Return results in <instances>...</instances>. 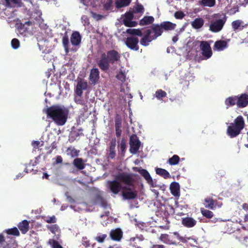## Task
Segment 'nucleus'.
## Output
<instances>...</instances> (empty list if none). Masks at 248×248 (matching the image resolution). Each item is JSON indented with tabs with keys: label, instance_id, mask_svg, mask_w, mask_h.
<instances>
[{
	"label": "nucleus",
	"instance_id": "23",
	"mask_svg": "<svg viewBox=\"0 0 248 248\" xmlns=\"http://www.w3.org/2000/svg\"><path fill=\"white\" fill-rule=\"evenodd\" d=\"M81 37L78 32L75 31L72 33L70 38V41L73 46H77L79 45L81 43Z\"/></svg>",
	"mask_w": 248,
	"mask_h": 248
},
{
	"label": "nucleus",
	"instance_id": "13",
	"mask_svg": "<svg viewBox=\"0 0 248 248\" xmlns=\"http://www.w3.org/2000/svg\"><path fill=\"white\" fill-rule=\"evenodd\" d=\"M114 126L116 136L118 138H120L122 135V121L121 116L119 114H117L115 117Z\"/></svg>",
	"mask_w": 248,
	"mask_h": 248
},
{
	"label": "nucleus",
	"instance_id": "1",
	"mask_svg": "<svg viewBox=\"0 0 248 248\" xmlns=\"http://www.w3.org/2000/svg\"><path fill=\"white\" fill-rule=\"evenodd\" d=\"M116 179L126 185L122 187V196L124 199L130 200H134L137 197V191L132 190L130 187V186L133 187L134 186V180L132 174L125 172L120 173L116 176Z\"/></svg>",
	"mask_w": 248,
	"mask_h": 248
},
{
	"label": "nucleus",
	"instance_id": "64",
	"mask_svg": "<svg viewBox=\"0 0 248 248\" xmlns=\"http://www.w3.org/2000/svg\"><path fill=\"white\" fill-rule=\"evenodd\" d=\"M49 175H48V174H47V173H44V177L45 178H46V179H48V177H49Z\"/></svg>",
	"mask_w": 248,
	"mask_h": 248
},
{
	"label": "nucleus",
	"instance_id": "2",
	"mask_svg": "<svg viewBox=\"0 0 248 248\" xmlns=\"http://www.w3.org/2000/svg\"><path fill=\"white\" fill-rule=\"evenodd\" d=\"M121 57V54L117 51L112 49L107 53H102L96 62L102 71L107 72L109 69L110 64H113L119 62Z\"/></svg>",
	"mask_w": 248,
	"mask_h": 248
},
{
	"label": "nucleus",
	"instance_id": "11",
	"mask_svg": "<svg viewBox=\"0 0 248 248\" xmlns=\"http://www.w3.org/2000/svg\"><path fill=\"white\" fill-rule=\"evenodd\" d=\"M134 15L132 12H126L124 15V18L123 20L124 25L128 27H136L138 23L136 21H132Z\"/></svg>",
	"mask_w": 248,
	"mask_h": 248
},
{
	"label": "nucleus",
	"instance_id": "55",
	"mask_svg": "<svg viewBox=\"0 0 248 248\" xmlns=\"http://www.w3.org/2000/svg\"><path fill=\"white\" fill-rule=\"evenodd\" d=\"M120 148H121V150L122 151H124L125 149L126 144L124 140H122L121 141V143L120 144Z\"/></svg>",
	"mask_w": 248,
	"mask_h": 248
},
{
	"label": "nucleus",
	"instance_id": "6",
	"mask_svg": "<svg viewBox=\"0 0 248 248\" xmlns=\"http://www.w3.org/2000/svg\"><path fill=\"white\" fill-rule=\"evenodd\" d=\"M133 170L135 171L138 172L144 178L151 187H155L158 186V185L156 184V181L153 180L151 175L146 170L141 167H133Z\"/></svg>",
	"mask_w": 248,
	"mask_h": 248
},
{
	"label": "nucleus",
	"instance_id": "53",
	"mask_svg": "<svg viewBox=\"0 0 248 248\" xmlns=\"http://www.w3.org/2000/svg\"><path fill=\"white\" fill-rule=\"evenodd\" d=\"M5 242V238L3 233H0V245H2Z\"/></svg>",
	"mask_w": 248,
	"mask_h": 248
},
{
	"label": "nucleus",
	"instance_id": "43",
	"mask_svg": "<svg viewBox=\"0 0 248 248\" xmlns=\"http://www.w3.org/2000/svg\"><path fill=\"white\" fill-rule=\"evenodd\" d=\"M144 8L141 4H137L133 8V12L135 13H143Z\"/></svg>",
	"mask_w": 248,
	"mask_h": 248
},
{
	"label": "nucleus",
	"instance_id": "25",
	"mask_svg": "<svg viewBox=\"0 0 248 248\" xmlns=\"http://www.w3.org/2000/svg\"><path fill=\"white\" fill-rule=\"evenodd\" d=\"M243 21L240 19H237L232 21L231 23L232 28L235 31H242L246 26V25H243Z\"/></svg>",
	"mask_w": 248,
	"mask_h": 248
},
{
	"label": "nucleus",
	"instance_id": "51",
	"mask_svg": "<svg viewBox=\"0 0 248 248\" xmlns=\"http://www.w3.org/2000/svg\"><path fill=\"white\" fill-rule=\"evenodd\" d=\"M46 222L48 223H54L56 222V218L54 216L47 217L46 220Z\"/></svg>",
	"mask_w": 248,
	"mask_h": 248
},
{
	"label": "nucleus",
	"instance_id": "52",
	"mask_svg": "<svg viewBox=\"0 0 248 248\" xmlns=\"http://www.w3.org/2000/svg\"><path fill=\"white\" fill-rule=\"evenodd\" d=\"M75 101L78 104H80L81 105H85V101L83 99H82L81 96H80V97L79 96V98L76 97L75 98Z\"/></svg>",
	"mask_w": 248,
	"mask_h": 248
},
{
	"label": "nucleus",
	"instance_id": "8",
	"mask_svg": "<svg viewBox=\"0 0 248 248\" xmlns=\"http://www.w3.org/2000/svg\"><path fill=\"white\" fill-rule=\"evenodd\" d=\"M130 152L132 154L137 153L140 146L141 142L136 134L132 135L130 137Z\"/></svg>",
	"mask_w": 248,
	"mask_h": 248
},
{
	"label": "nucleus",
	"instance_id": "36",
	"mask_svg": "<svg viewBox=\"0 0 248 248\" xmlns=\"http://www.w3.org/2000/svg\"><path fill=\"white\" fill-rule=\"evenodd\" d=\"M131 0H118L115 2L116 7L117 8L125 7L130 4Z\"/></svg>",
	"mask_w": 248,
	"mask_h": 248
},
{
	"label": "nucleus",
	"instance_id": "9",
	"mask_svg": "<svg viewBox=\"0 0 248 248\" xmlns=\"http://www.w3.org/2000/svg\"><path fill=\"white\" fill-rule=\"evenodd\" d=\"M139 40L136 36L127 37L125 41L124 44L126 46L131 50L138 51L139 50Z\"/></svg>",
	"mask_w": 248,
	"mask_h": 248
},
{
	"label": "nucleus",
	"instance_id": "44",
	"mask_svg": "<svg viewBox=\"0 0 248 248\" xmlns=\"http://www.w3.org/2000/svg\"><path fill=\"white\" fill-rule=\"evenodd\" d=\"M107 237V235L106 234H100L95 237L94 239L98 243H102L104 242Z\"/></svg>",
	"mask_w": 248,
	"mask_h": 248
},
{
	"label": "nucleus",
	"instance_id": "31",
	"mask_svg": "<svg viewBox=\"0 0 248 248\" xmlns=\"http://www.w3.org/2000/svg\"><path fill=\"white\" fill-rule=\"evenodd\" d=\"M227 108L237 105V96H232L227 98L225 101Z\"/></svg>",
	"mask_w": 248,
	"mask_h": 248
},
{
	"label": "nucleus",
	"instance_id": "19",
	"mask_svg": "<svg viewBox=\"0 0 248 248\" xmlns=\"http://www.w3.org/2000/svg\"><path fill=\"white\" fill-rule=\"evenodd\" d=\"M197 223V221L191 217H186L182 218V224L186 228L194 227Z\"/></svg>",
	"mask_w": 248,
	"mask_h": 248
},
{
	"label": "nucleus",
	"instance_id": "60",
	"mask_svg": "<svg viewBox=\"0 0 248 248\" xmlns=\"http://www.w3.org/2000/svg\"><path fill=\"white\" fill-rule=\"evenodd\" d=\"M243 209L245 210H248V204L245 203L242 205Z\"/></svg>",
	"mask_w": 248,
	"mask_h": 248
},
{
	"label": "nucleus",
	"instance_id": "38",
	"mask_svg": "<svg viewBox=\"0 0 248 248\" xmlns=\"http://www.w3.org/2000/svg\"><path fill=\"white\" fill-rule=\"evenodd\" d=\"M204 201L205 202V207L211 209L214 208L215 202L212 198L207 197L205 199Z\"/></svg>",
	"mask_w": 248,
	"mask_h": 248
},
{
	"label": "nucleus",
	"instance_id": "63",
	"mask_svg": "<svg viewBox=\"0 0 248 248\" xmlns=\"http://www.w3.org/2000/svg\"><path fill=\"white\" fill-rule=\"evenodd\" d=\"M179 239L183 243H186V240L183 237H180Z\"/></svg>",
	"mask_w": 248,
	"mask_h": 248
},
{
	"label": "nucleus",
	"instance_id": "61",
	"mask_svg": "<svg viewBox=\"0 0 248 248\" xmlns=\"http://www.w3.org/2000/svg\"><path fill=\"white\" fill-rule=\"evenodd\" d=\"M178 40V37L177 35L173 37L172 40L174 43H176Z\"/></svg>",
	"mask_w": 248,
	"mask_h": 248
},
{
	"label": "nucleus",
	"instance_id": "27",
	"mask_svg": "<svg viewBox=\"0 0 248 248\" xmlns=\"http://www.w3.org/2000/svg\"><path fill=\"white\" fill-rule=\"evenodd\" d=\"M204 23V21L202 18L198 17L191 22V25L193 28L197 30L201 29L203 26Z\"/></svg>",
	"mask_w": 248,
	"mask_h": 248
},
{
	"label": "nucleus",
	"instance_id": "17",
	"mask_svg": "<svg viewBox=\"0 0 248 248\" xmlns=\"http://www.w3.org/2000/svg\"><path fill=\"white\" fill-rule=\"evenodd\" d=\"M123 236V232L120 228L112 230L110 232V237L114 241H119Z\"/></svg>",
	"mask_w": 248,
	"mask_h": 248
},
{
	"label": "nucleus",
	"instance_id": "57",
	"mask_svg": "<svg viewBox=\"0 0 248 248\" xmlns=\"http://www.w3.org/2000/svg\"><path fill=\"white\" fill-rule=\"evenodd\" d=\"M152 248H165V246L162 245H154Z\"/></svg>",
	"mask_w": 248,
	"mask_h": 248
},
{
	"label": "nucleus",
	"instance_id": "21",
	"mask_svg": "<svg viewBox=\"0 0 248 248\" xmlns=\"http://www.w3.org/2000/svg\"><path fill=\"white\" fill-rule=\"evenodd\" d=\"M116 140H112L109 145V149L108 150V158L114 159L116 156Z\"/></svg>",
	"mask_w": 248,
	"mask_h": 248
},
{
	"label": "nucleus",
	"instance_id": "59",
	"mask_svg": "<svg viewBox=\"0 0 248 248\" xmlns=\"http://www.w3.org/2000/svg\"><path fill=\"white\" fill-rule=\"evenodd\" d=\"M72 134L74 135V138L76 139L80 135H81L82 134V133H79L78 132H77L76 131H74V132L72 133Z\"/></svg>",
	"mask_w": 248,
	"mask_h": 248
},
{
	"label": "nucleus",
	"instance_id": "50",
	"mask_svg": "<svg viewBox=\"0 0 248 248\" xmlns=\"http://www.w3.org/2000/svg\"><path fill=\"white\" fill-rule=\"evenodd\" d=\"M98 201L99 202L101 206L104 208H106L107 206V202L101 197H98Z\"/></svg>",
	"mask_w": 248,
	"mask_h": 248
},
{
	"label": "nucleus",
	"instance_id": "32",
	"mask_svg": "<svg viewBox=\"0 0 248 248\" xmlns=\"http://www.w3.org/2000/svg\"><path fill=\"white\" fill-rule=\"evenodd\" d=\"M155 20L153 16H145L140 21L139 24L141 26L147 25L152 24Z\"/></svg>",
	"mask_w": 248,
	"mask_h": 248
},
{
	"label": "nucleus",
	"instance_id": "22",
	"mask_svg": "<svg viewBox=\"0 0 248 248\" xmlns=\"http://www.w3.org/2000/svg\"><path fill=\"white\" fill-rule=\"evenodd\" d=\"M5 6L8 8L14 7H21L23 5L22 0H4Z\"/></svg>",
	"mask_w": 248,
	"mask_h": 248
},
{
	"label": "nucleus",
	"instance_id": "47",
	"mask_svg": "<svg viewBox=\"0 0 248 248\" xmlns=\"http://www.w3.org/2000/svg\"><path fill=\"white\" fill-rule=\"evenodd\" d=\"M116 78L122 82L125 81V75L122 71L120 72L116 76Z\"/></svg>",
	"mask_w": 248,
	"mask_h": 248
},
{
	"label": "nucleus",
	"instance_id": "10",
	"mask_svg": "<svg viewBox=\"0 0 248 248\" xmlns=\"http://www.w3.org/2000/svg\"><path fill=\"white\" fill-rule=\"evenodd\" d=\"M200 47L205 59H208L211 57L212 51L210 44L207 41H201Z\"/></svg>",
	"mask_w": 248,
	"mask_h": 248
},
{
	"label": "nucleus",
	"instance_id": "7",
	"mask_svg": "<svg viewBox=\"0 0 248 248\" xmlns=\"http://www.w3.org/2000/svg\"><path fill=\"white\" fill-rule=\"evenodd\" d=\"M226 21V17L225 16L222 19L212 21L209 25V30L213 32L220 31L223 29Z\"/></svg>",
	"mask_w": 248,
	"mask_h": 248
},
{
	"label": "nucleus",
	"instance_id": "37",
	"mask_svg": "<svg viewBox=\"0 0 248 248\" xmlns=\"http://www.w3.org/2000/svg\"><path fill=\"white\" fill-rule=\"evenodd\" d=\"M179 156L178 155H174L168 160L167 163L170 165H176L179 163Z\"/></svg>",
	"mask_w": 248,
	"mask_h": 248
},
{
	"label": "nucleus",
	"instance_id": "12",
	"mask_svg": "<svg viewBox=\"0 0 248 248\" xmlns=\"http://www.w3.org/2000/svg\"><path fill=\"white\" fill-rule=\"evenodd\" d=\"M88 87V84L86 81H84L81 78L78 80L75 93L78 96H81L83 93V90H86Z\"/></svg>",
	"mask_w": 248,
	"mask_h": 248
},
{
	"label": "nucleus",
	"instance_id": "30",
	"mask_svg": "<svg viewBox=\"0 0 248 248\" xmlns=\"http://www.w3.org/2000/svg\"><path fill=\"white\" fill-rule=\"evenodd\" d=\"M126 33L132 35L131 36L143 37V34L141 30L140 29H128L126 30Z\"/></svg>",
	"mask_w": 248,
	"mask_h": 248
},
{
	"label": "nucleus",
	"instance_id": "18",
	"mask_svg": "<svg viewBox=\"0 0 248 248\" xmlns=\"http://www.w3.org/2000/svg\"><path fill=\"white\" fill-rule=\"evenodd\" d=\"M176 26V25L174 23H172L170 21H164L161 22L159 24V27L161 29L162 33L163 32V30L166 31H171L174 30Z\"/></svg>",
	"mask_w": 248,
	"mask_h": 248
},
{
	"label": "nucleus",
	"instance_id": "5",
	"mask_svg": "<svg viewBox=\"0 0 248 248\" xmlns=\"http://www.w3.org/2000/svg\"><path fill=\"white\" fill-rule=\"evenodd\" d=\"M245 122L243 117L240 115L237 117L233 123H231L228 127L227 133L230 138H234L238 136L244 128Z\"/></svg>",
	"mask_w": 248,
	"mask_h": 248
},
{
	"label": "nucleus",
	"instance_id": "62",
	"mask_svg": "<svg viewBox=\"0 0 248 248\" xmlns=\"http://www.w3.org/2000/svg\"><path fill=\"white\" fill-rule=\"evenodd\" d=\"M151 191L155 194V195L156 196V197H157L158 196L159 192L157 190L153 189L151 190Z\"/></svg>",
	"mask_w": 248,
	"mask_h": 248
},
{
	"label": "nucleus",
	"instance_id": "41",
	"mask_svg": "<svg viewBox=\"0 0 248 248\" xmlns=\"http://www.w3.org/2000/svg\"><path fill=\"white\" fill-rule=\"evenodd\" d=\"M201 213L202 215L207 218H211L213 217V213L208 210L204 208H201Z\"/></svg>",
	"mask_w": 248,
	"mask_h": 248
},
{
	"label": "nucleus",
	"instance_id": "35",
	"mask_svg": "<svg viewBox=\"0 0 248 248\" xmlns=\"http://www.w3.org/2000/svg\"><path fill=\"white\" fill-rule=\"evenodd\" d=\"M62 43L64 48V50L66 54H67L69 52V38L67 34H65L62 37Z\"/></svg>",
	"mask_w": 248,
	"mask_h": 248
},
{
	"label": "nucleus",
	"instance_id": "26",
	"mask_svg": "<svg viewBox=\"0 0 248 248\" xmlns=\"http://www.w3.org/2000/svg\"><path fill=\"white\" fill-rule=\"evenodd\" d=\"M17 226L21 232L25 234L29 230V222L27 220H24L19 222Z\"/></svg>",
	"mask_w": 248,
	"mask_h": 248
},
{
	"label": "nucleus",
	"instance_id": "54",
	"mask_svg": "<svg viewBox=\"0 0 248 248\" xmlns=\"http://www.w3.org/2000/svg\"><path fill=\"white\" fill-rule=\"evenodd\" d=\"M62 158L60 155H57L56 157V164H60L62 163Z\"/></svg>",
	"mask_w": 248,
	"mask_h": 248
},
{
	"label": "nucleus",
	"instance_id": "3",
	"mask_svg": "<svg viewBox=\"0 0 248 248\" xmlns=\"http://www.w3.org/2000/svg\"><path fill=\"white\" fill-rule=\"evenodd\" d=\"M47 117L51 118L58 125H63L66 122L68 111L58 105H53L46 110Z\"/></svg>",
	"mask_w": 248,
	"mask_h": 248
},
{
	"label": "nucleus",
	"instance_id": "33",
	"mask_svg": "<svg viewBox=\"0 0 248 248\" xmlns=\"http://www.w3.org/2000/svg\"><path fill=\"white\" fill-rule=\"evenodd\" d=\"M79 150L76 149L72 146L69 147L66 150V153L68 155L71 157H76L78 156Z\"/></svg>",
	"mask_w": 248,
	"mask_h": 248
},
{
	"label": "nucleus",
	"instance_id": "16",
	"mask_svg": "<svg viewBox=\"0 0 248 248\" xmlns=\"http://www.w3.org/2000/svg\"><path fill=\"white\" fill-rule=\"evenodd\" d=\"M99 79V71L97 68H93L91 70L89 80L93 84H95Z\"/></svg>",
	"mask_w": 248,
	"mask_h": 248
},
{
	"label": "nucleus",
	"instance_id": "56",
	"mask_svg": "<svg viewBox=\"0 0 248 248\" xmlns=\"http://www.w3.org/2000/svg\"><path fill=\"white\" fill-rule=\"evenodd\" d=\"M40 142L39 141H34L32 143V146L34 148H36L40 144Z\"/></svg>",
	"mask_w": 248,
	"mask_h": 248
},
{
	"label": "nucleus",
	"instance_id": "46",
	"mask_svg": "<svg viewBox=\"0 0 248 248\" xmlns=\"http://www.w3.org/2000/svg\"><path fill=\"white\" fill-rule=\"evenodd\" d=\"M11 46L14 49H17L20 46L19 41L16 38H14L11 41Z\"/></svg>",
	"mask_w": 248,
	"mask_h": 248
},
{
	"label": "nucleus",
	"instance_id": "24",
	"mask_svg": "<svg viewBox=\"0 0 248 248\" xmlns=\"http://www.w3.org/2000/svg\"><path fill=\"white\" fill-rule=\"evenodd\" d=\"M228 46V42L225 40L217 41L214 44V47L215 49L218 51H222Z\"/></svg>",
	"mask_w": 248,
	"mask_h": 248
},
{
	"label": "nucleus",
	"instance_id": "15",
	"mask_svg": "<svg viewBox=\"0 0 248 248\" xmlns=\"http://www.w3.org/2000/svg\"><path fill=\"white\" fill-rule=\"evenodd\" d=\"M115 180L110 181L109 182V189L110 191L114 194H118L122 189L121 185L119 180L115 178Z\"/></svg>",
	"mask_w": 248,
	"mask_h": 248
},
{
	"label": "nucleus",
	"instance_id": "28",
	"mask_svg": "<svg viewBox=\"0 0 248 248\" xmlns=\"http://www.w3.org/2000/svg\"><path fill=\"white\" fill-rule=\"evenodd\" d=\"M74 166L78 170H82L85 167V164L81 158H75L73 162Z\"/></svg>",
	"mask_w": 248,
	"mask_h": 248
},
{
	"label": "nucleus",
	"instance_id": "29",
	"mask_svg": "<svg viewBox=\"0 0 248 248\" xmlns=\"http://www.w3.org/2000/svg\"><path fill=\"white\" fill-rule=\"evenodd\" d=\"M155 172L157 175H160L166 179L171 177L170 173L164 169L157 168L155 169Z\"/></svg>",
	"mask_w": 248,
	"mask_h": 248
},
{
	"label": "nucleus",
	"instance_id": "14",
	"mask_svg": "<svg viewBox=\"0 0 248 248\" xmlns=\"http://www.w3.org/2000/svg\"><path fill=\"white\" fill-rule=\"evenodd\" d=\"M248 105V95L246 93L237 96V106L239 108H243Z\"/></svg>",
	"mask_w": 248,
	"mask_h": 248
},
{
	"label": "nucleus",
	"instance_id": "20",
	"mask_svg": "<svg viewBox=\"0 0 248 248\" xmlns=\"http://www.w3.org/2000/svg\"><path fill=\"white\" fill-rule=\"evenodd\" d=\"M170 189L173 196L178 197L180 196V185L178 183L176 182H172L170 185Z\"/></svg>",
	"mask_w": 248,
	"mask_h": 248
},
{
	"label": "nucleus",
	"instance_id": "39",
	"mask_svg": "<svg viewBox=\"0 0 248 248\" xmlns=\"http://www.w3.org/2000/svg\"><path fill=\"white\" fill-rule=\"evenodd\" d=\"M4 232H6L8 234L13 235L17 236H18L20 235L19 232L16 227H14L11 229L5 230Z\"/></svg>",
	"mask_w": 248,
	"mask_h": 248
},
{
	"label": "nucleus",
	"instance_id": "42",
	"mask_svg": "<svg viewBox=\"0 0 248 248\" xmlns=\"http://www.w3.org/2000/svg\"><path fill=\"white\" fill-rule=\"evenodd\" d=\"M48 243L51 246L52 248H63L59 242L54 239H50Z\"/></svg>",
	"mask_w": 248,
	"mask_h": 248
},
{
	"label": "nucleus",
	"instance_id": "58",
	"mask_svg": "<svg viewBox=\"0 0 248 248\" xmlns=\"http://www.w3.org/2000/svg\"><path fill=\"white\" fill-rule=\"evenodd\" d=\"M82 244L86 247H89L90 245V243L89 241H83Z\"/></svg>",
	"mask_w": 248,
	"mask_h": 248
},
{
	"label": "nucleus",
	"instance_id": "49",
	"mask_svg": "<svg viewBox=\"0 0 248 248\" xmlns=\"http://www.w3.org/2000/svg\"><path fill=\"white\" fill-rule=\"evenodd\" d=\"M185 16V14L182 11H177L174 14V17L176 19H181Z\"/></svg>",
	"mask_w": 248,
	"mask_h": 248
},
{
	"label": "nucleus",
	"instance_id": "34",
	"mask_svg": "<svg viewBox=\"0 0 248 248\" xmlns=\"http://www.w3.org/2000/svg\"><path fill=\"white\" fill-rule=\"evenodd\" d=\"M199 4L203 7H212L216 4V0H201Z\"/></svg>",
	"mask_w": 248,
	"mask_h": 248
},
{
	"label": "nucleus",
	"instance_id": "45",
	"mask_svg": "<svg viewBox=\"0 0 248 248\" xmlns=\"http://www.w3.org/2000/svg\"><path fill=\"white\" fill-rule=\"evenodd\" d=\"M112 0H108L104 4V8L106 10H109L112 7Z\"/></svg>",
	"mask_w": 248,
	"mask_h": 248
},
{
	"label": "nucleus",
	"instance_id": "4",
	"mask_svg": "<svg viewBox=\"0 0 248 248\" xmlns=\"http://www.w3.org/2000/svg\"><path fill=\"white\" fill-rule=\"evenodd\" d=\"M161 35L162 31L159 24H153L150 28L144 31V35L140 40V44L143 46H147L149 45L150 42Z\"/></svg>",
	"mask_w": 248,
	"mask_h": 248
},
{
	"label": "nucleus",
	"instance_id": "40",
	"mask_svg": "<svg viewBox=\"0 0 248 248\" xmlns=\"http://www.w3.org/2000/svg\"><path fill=\"white\" fill-rule=\"evenodd\" d=\"M167 96V93L161 89L157 90L155 94V96L158 100H162Z\"/></svg>",
	"mask_w": 248,
	"mask_h": 248
},
{
	"label": "nucleus",
	"instance_id": "48",
	"mask_svg": "<svg viewBox=\"0 0 248 248\" xmlns=\"http://www.w3.org/2000/svg\"><path fill=\"white\" fill-rule=\"evenodd\" d=\"M47 228L53 233H55L58 230V226L57 224L47 225Z\"/></svg>",
	"mask_w": 248,
	"mask_h": 248
}]
</instances>
